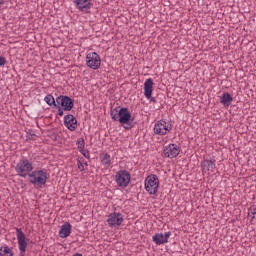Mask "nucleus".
<instances>
[{"instance_id": "4468645a", "label": "nucleus", "mask_w": 256, "mask_h": 256, "mask_svg": "<svg viewBox=\"0 0 256 256\" xmlns=\"http://www.w3.org/2000/svg\"><path fill=\"white\" fill-rule=\"evenodd\" d=\"M73 229V226L71 225V223L66 222L64 223L59 230V237H61V239H67V237H69V235H71V230Z\"/></svg>"}, {"instance_id": "9d476101", "label": "nucleus", "mask_w": 256, "mask_h": 256, "mask_svg": "<svg viewBox=\"0 0 256 256\" xmlns=\"http://www.w3.org/2000/svg\"><path fill=\"white\" fill-rule=\"evenodd\" d=\"M181 153V148L177 144H169L164 148V157H168L169 159H175Z\"/></svg>"}, {"instance_id": "393cba45", "label": "nucleus", "mask_w": 256, "mask_h": 256, "mask_svg": "<svg viewBox=\"0 0 256 256\" xmlns=\"http://www.w3.org/2000/svg\"><path fill=\"white\" fill-rule=\"evenodd\" d=\"M77 145H78V149H85V139L78 138Z\"/></svg>"}, {"instance_id": "7c9ffc66", "label": "nucleus", "mask_w": 256, "mask_h": 256, "mask_svg": "<svg viewBox=\"0 0 256 256\" xmlns=\"http://www.w3.org/2000/svg\"><path fill=\"white\" fill-rule=\"evenodd\" d=\"M5 3V0H0V5H3Z\"/></svg>"}, {"instance_id": "f03ea898", "label": "nucleus", "mask_w": 256, "mask_h": 256, "mask_svg": "<svg viewBox=\"0 0 256 256\" xmlns=\"http://www.w3.org/2000/svg\"><path fill=\"white\" fill-rule=\"evenodd\" d=\"M110 116L113 121L120 123L121 127H124L125 131H130L133 129L137 122H135V116L131 114L129 108L117 106L116 108H111Z\"/></svg>"}, {"instance_id": "2eb2a0df", "label": "nucleus", "mask_w": 256, "mask_h": 256, "mask_svg": "<svg viewBox=\"0 0 256 256\" xmlns=\"http://www.w3.org/2000/svg\"><path fill=\"white\" fill-rule=\"evenodd\" d=\"M153 80L151 78L146 79L144 82V96L146 99H151V95H153Z\"/></svg>"}, {"instance_id": "cd10ccee", "label": "nucleus", "mask_w": 256, "mask_h": 256, "mask_svg": "<svg viewBox=\"0 0 256 256\" xmlns=\"http://www.w3.org/2000/svg\"><path fill=\"white\" fill-rule=\"evenodd\" d=\"M7 59L3 56H0V67H5Z\"/></svg>"}, {"instance_id": "f8f14e48", "label": "nucleus", "mask_w": 256, "mask_h": 256, "mask_svg": "<svg viewBox=\"0 0 256 256\" xmlns=\"http://www.w3.org/2000/svg\"><path fill=\"white\" fill-rule=\"evenodd\" d=\"M64 125L69 131L77 130V118L73 114H68L64 116Z\"/></svg>"}, {"instance_id": "c756f323", "label": "nucleus", "mask_w": 256, "mask_h": 256, "mask_svg": "<svg viewBox=\"0 0 256 256\" xmlns=\"http://www.w3.org/2000/svg\"><path fill=\"white\" fill-rule=\"evenodd\" d=\"M72 256H83V254H81V253H76V254H74V255H72Z\"/></svg>"}, {"instance_id": "5701e85b", "label": "nucleus", "mask_w": 256, "mask_h": 256, "mask_svg": "<svg viewBox=\"0 0 256 256\" xmlns=\"http://www.w3.org/2000/svg\"><path fill=\"white\" fill-rule=\"evenodd\" d=\"M27 137L28 139H30V141H35V137H37V135L35 134V130L29 129L27 131Z\"/></svg>"}, {"instance_id": "39448f33", "label": "nucleus", "mask_w": 256, "mask_h": 256, "mask_svg": "<svg viewBox=\"0 0 256 256\" xmlns=\"http://www.w3.org/2000/svg\"><path fill=\"white\" fill-rule=\"evenodd\" d=\"M56 103L62 107L63 111H71L75 107V100L67 95L58 96Z\"/></svg>"}, {"instance_id": "f257e3e1", "label": "nucleus", "mask_w": 256, "mask_h": 256, "mask_svg": "<svg viewBox=\"0 0 256 256\" xmlns=\"http://www.w3.org/2000/svg\"><path fill=\"white\" fill-rule=\"evenodd\" d=\"M33 169H35L33 162L27 158H22L15 167L18 177H23L24 179L25 177H28L29 183L34 185V187H42L43 185H47V179H49L47 169Z\"/></svg>"}, {"instance_id": "c85d7f7f", "label": "nucleus", "mask_w": 256, "mask_h": 256, "mask_svg": "<svg viewBox=\"0 0 256 256\" xmlns=\"http://www.w3.org/2000/svg\"><path fill=\"white\" fill-rule=\"evenodd\" d=\"M150 99V103H157V99H155V97L151 96Z\"/></svg>"}, {"instance_id": "412c9836", "label": "nucleus", "mask_w": 256, "mask_h": 256, "mask_svg": "<svg viewBox=\"0 0 256 256\" xmlns=\"http://www.w3.org/2000/svg\"><path fill=\"white\" fill-rule=\"evenodd\" d=\"M47 137L52 139V141H58L59 140V134L55 130H48L47 131Z\"/></svg>"}, {"instance_id": "1a4fd4ad", "label": "nucleus", "mask_w": 256, "mask_h": 256, "mask_svg": "<svg viewBox=\"0 0 256 256\" xmlns=\"http://www.w3.org/2000/svg\"><path fill=\"white\" fill-rule=\"evenodd\" d=\"M173 129V125L168 124L165 120L158 121L154 126V133L156 135H167V132Z\"/></svg>"}, {"instance_id": "20e7f679", "label": "nucleus", "mask_w": 256, "mask_h": 256, "mask_svg": "<svg viewBox=\"0 0 256 256\" xmlns=\"http://www.w3.org/2000/svg\"><path fill=\"white\" fill-rule=\"evenodd\" d=\"M115 181L118 187H129L131 183V173L127 170H120L116 172Z\"/></svg>"}, {"instance_id": "b1692460", "label": "nucleus", "mask_w": 256, "mask_h": 256, "mask_svg": "<svg viewBox=\"0 0 256 256\" xmlns=\"http://www.w3.org/2000/svg\"><path fill=\"white\" fill-rule=\"evenodd\" d=\"M80 153L81 155H83V157H85V159H91V154L89 153V151L85 148H80Z\"/></svg>"}, {"instance_id": "a211bd4d", "label": "nucleus", "mask_w": 256, "mask_h": 256, "mask_svg": "<svg viewBox=\"0 0 256 256\" xmlns=\"http://www.w3.org/2000/svg\"><path fill=\"white\" fill-rule=\"evenodd\" d=\"M44 101L50 107H59V104H57V102L55 101V98L51 94L46 95L44 98Z\"/></svg>"}, {"instance_id": "dca6fc26", "label": "nucleus", "mask_w": 256, "mask_h": 256, "mask_svg": "<svg viewBox=\"0 0 256 256\" xmlns=\"http://www.w3.org/2000/svg\"><path fill=\"white\" fill-rule=\"evenodd\" d=\"M200 167L202 169V173H209V171H213V169H215V160L204 159L201 162Z\"/></svg>"}, {"instance_id": "bb28decb", "label": "nucleus", "mask_w": 256, "mask_h": 256, "mask_svg": "<svg viewBox=\"0 0 256 256\" xmlns=\"http://www.w3.org/2000/svg\"><path fill=\"white\" fill-rule=\"evenodd\" d=\"M54 109H58V115H59V117H63V115H64L63 107H61L60 105H58V107H54Z\"/></svg>"}, {"instance_id": "f3484780", "label": "nucleus", "mask_w": 256, "mask_h": 256, "mask_svg": "<svg viewBox=\"0 0 256 256\" xmlns=\"http://www.w3.org/2000/svg\"><path fill=\"white\" fill-rule=\"evenodd\" d=\"M220 103H222L224 107H229V105L233 103V96L229 92H224L220 97Z\"/></svg>"}, {"instance_id": "0eeeda50", "label": "nucleus", "mask_w": 256, "mask_h": 256, "mask_svg": "<svg viewBox=\"0 0 256 256\" xmlns=\"http://www.w3.org/2000/svg\"><path fill=\"white\" fill-rule=\"evenodd\" d=\"M16 235H17L20 256H25V253H27V245H28L27 237L25 236V233L21 228H16Z\"/></svg>"}, {"instance_id": "7ed1b4c3", "label": "nucleus", "mask_w": 256, "mask_h": 256, "mask_svg": "<svg viewBox=\"0 0 256 256\" xmlns=\"http://www.w3.org/2000/svg\"><path fill=\"white\" fill-rule=\"evenodd\" d=\"M144 185L149 195H157V192L159 191V177L156 174L148 175Z\"/></svg>"}, {"instance_id": "9b49d317", "label": "nucleus", "mask_w": 256, "mask_h": 256, "mask_svg": "<svg viewBox=\"0 0 256 256\" xmlns=\"http://www.w3.org/2000/svg\"><path fill=\"white\" fill-rule=\"evenodd\" d=\"M169 237H171V232H166L165 234L163 233H156L152 237L153 243L155 245H165V243H169Z\"/></svg>"}, {"instance_id": "6ab92c4d", "label": "nucleus", "mask_w": 256, "mask_h": 256, "mask_svg": "<svg viewBox=\"0 0 256 256\" xmlns=\"http://www.w3.org/2000/svg\"><path fill=\"white\" fill-rule=\"evenodd\" d=\"M13 250L9 248V246H1L0 247V256H13Z\"/></svg>"}, {"instance_id": "6e6552de", "label": "nucleus", "mask_w": 256, "mask_h": 256, "mask_svg": "<svg viewBox=\"0 0 256 256\" xmlns=\"http://www.w3.org/2000/svg\"><path fill=\"white\" fill-rule=\"evenodd\" d=\"M123 221H125L123 214L119 212H113L108 215L107 223L109 227H121Z\"/></svg>"}, {"instance_id": "ddd939ff", "label": "nucleus", "mask_w": 256, "mask_h": 256, "mask_svg": "<svg viewBox=\"0 0 256 256\" xmlns=\"http://www.w3.org/2000/svg\"><path fill=\"white\" fill-rule=\"evenodd\" d=\"M75 7L79 9V11L87 13L91 7H93V3L91 0H73Z\"/></svg>"}, {"instance_id": "aec40b11", "label": "nucleus", "mask_w": 256, "mask_h": 256, "mask_svg": "<svg viewBox=\"0 0 256 256\" xmlns=\"http://www.w3.org/2000/svg\"><path fill=\"white\" fill-rule=\"evenodd\" d=\"M101 159L105 167H111V155L106 153L103 156H101Z\"/></svg>"}, {"instance_id": "a878e982", "label": "nucleus", "mask_w": 256, "mask_h": 256, "mask_svg": "<svg viewBox=\"0 0 256 256\" xmlns=\"http://www.w3.org/2000/svg\"><path fill=\"white\" fill-rule=\"evenodd\" d=\"M248 217H250V223H253V221H255V214L253 213V211H251V208L248 209Z\"/></svg>"}, {"instance_id": "423d86ee", "label": "nucleus", "mask_w": 256, "mask_h": 256, "mask_svg": "<svg viewBox=\"0 0 256 256\" xmlns=\"http://www.w3.org/2000/svg\"><path fill=\"white\" fill-rule=\"evenodd\" d=\"M86 65L90 69L97 70L101 67V56L97 52H90L86 55Z\"/></svg>"}, {"instance_id": "4be33fe9", "label": "nucleus", "mask_w": 256, "mask_h": 256, "mask_svg": "<svg viewBox=\"0 0 256 256\" xmlns=\"http://www.w3.org/2000/svg\"><path fill=\"white\" fill-rule=\"evenodd\" d=\"M84 162H85V158L83 157L78 158L77 165H78L79 171H85V166L83 165Z\"/></svg>"}, {"instance_id": "2f4dec72", "label": "nucleus", "mask_w": 256, "mask_h": 256, "mask_svg": "<svg viewBox=\"0 0 256 256\" xmlns=\"http://www.w3.org/2000/svg\"><path fill=\"white\" fill-rule=\"evenodd\" d=\"M83 165H87V162H83Z\"/></svg>"}]
</instances>
